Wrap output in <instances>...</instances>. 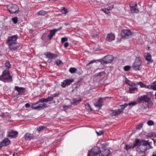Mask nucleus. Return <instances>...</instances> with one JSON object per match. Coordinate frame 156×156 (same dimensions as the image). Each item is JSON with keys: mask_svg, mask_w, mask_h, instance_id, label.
<instances>
[{"mask_svg": "<svg viewBox=\"0 0 156 156\" xmlns=\"http://www.w3.org/2000/svg\"><path fill=\"white\" fill-rule=\"evenodd\" d=\"M139 140L140 143L137 145L136 151L139 156H145L146 153L147 149H151L153 147L151 145V142H149V140H145L142 139Z\"/></svg>", "mask_w": 156, "mask_h": 156, "instance_id": "f257e3e1", "label": "nucleus"}, {"mask_svg": "<svg viewBox=\"0 0 156 156\" xmlns=\"http://www.w3.org/2000/svg\"><path fill=\"white\" fill-rule=\"evenodd\" d=\"M18 36L17 35L9 36L8 37L6 43L8 45L9 50L13 52L16 51L19 48L20 46L17 45V40Z\"/></svg>", "mask_w": 156, "mask_h": 156, "instance_id": "f03ea898", "label": "nucleus"}, {"mask_svg": "<svg viewBox=\"0 0 156 156\" xmlns=\"http://www.w3.org/2000/svg\"><path fill=\"white\" fill-rule=\"evenodd\" d=\"M0 81L4 83L12 82V77L10 75L9 70L5 69L3 71L2 75L0 76Z\"/></svg>", "mask_w": 156, "mask_h": 156, "instance_id": "7ed1b4c3", "label": "nucleus"}, {"mask_svg": "<svg viewBox=\"0 0 156 156\" xmlns=\"http://www.w3.org/2000/svg\"><path fill=\"white\" fill-rule=\"evenodd\" d=\"M39 102H47L46 98H41L39 99V100L37 101L36 103H33L32 104L31 108L35 110H40L42 109H43L44 108H46L48 106L46 104L44 103L42 104H40L39 105L37 106H34L35 105L38 104Z\"/></svg>", "mask_w": 156, "mask_h": 156, "instance_id": "20e7f679", "label": "nucleus"}, {"mask_svg": "<svg viewBox=\"0 0 156 156\" xmlns=\"http://www.w3.org/2000/svg\"><path fill=\"white\" fill-rule=\"evenodd\" d=\"M141 65V62L140 57H137L133 65V68L135 70H139Z\"/></svg>", "mask_w": 156, "mask_h": 156, "instance_id": "39448f33", "label": "nucleus"}, {"mask_svg": "<svg viewBox=\"0 0 156 156\" xmlns=\"http://www.w3.org/2000/svg\"><path fill=\"white\" fill-rule=\"evenodd\" d=\"M132 35V33L129 30H123L121 31V36L123 39H128Z\"/></svg>", "mask_w": 156, "mask_h": 156, "instance_id": "423d86ee", "label": "nucleus"}, {"mask_svg": "<svg viewBox=\"0 0 156 156\" xmlns=\"http://www.w3.org/2000/svg\"><path fill=\"white\" fill-rule=\"evenodd\" d=\"M7 9L11 13H14L18 11L19 8L16 4H10L7 6Z\"/></svg>", "mask_w": 156, "mask_h": 156, "instance_id": "0eeeda50", "label": "nucleus"}, {"mask_svg": "<svg viewBox=\"0 0 156 156\" xmlns=\"http://www.w3.org/2000/svg\"><path fill=\"white\" fill-rule=\"evenodd\" d=\"M140 142L138 139H136L135 141V142L133 145L132 144L131 145H130L126 144L124 149L126 151H130L131 149H133L135 147L137 146V145Z\"/></svg>", "mask_w": 156, "mask_h": 156, "instance_id": "6e6552de", "label": "nucleus"}, {"mask_svg": "<svg viewBox=\"0 0 156 156\" xmlns=\"http://www.w3.org/2000/svg\"><path fill=\"white\" fill-rule=\"evenodd\" d=\"M113 57L112 55H108L105 56L102 59L101 63L107 64L108 63H111L113 60Z\"/></svg>", "mask_w": 156, "mask_h": 156, "instance_id": "1a4fd4ad", "label": "nucleus"}, {"mask_svg": "<svg viewBox=\"0 0 156 156\" xmlns=\"http://www.w3.org/2000/svg\"><path fill=\"white\" fill-rule=\"evenodd\" d=\"M150 101V98L147 95H144L139 97L137 99V101L139 103H141L143 101L148 103Z\"/></svg>", "mask_w": 156, "mask_h": 156, "instance_id": "9d476101", "label": "nucleus"}, {"mask_svg": "<svg viewBox=\"0 0 156 156\" xmlns=\"http://www.w3.org/2000/svg\"><path fill=\"white\" fill-rule=\"evenodd\" d=\"M73 79L65 80L61 83V86L63 88H65L66 86L70 85L73 82Z\"/></svg>", "mask_w": 156, "mask_h": 156, "instance_id": "9b49d317", "label": "nucleus"}, {"mask_svg": "<svg viewBox=\"0 0 156 156\" xmlns=\"http://www.w3.org/2000/svg\"><path fill=\"white\" fill-rule=\"evenodd\" d=\"M45 58L49 59H54L58 57L57 54L51 53L50 52H47L44 54Z\"/></svg>", "mask_w": 156, "mask_h": 156, "instance_id": "f8f14e48", "label": "nucleus"}, {"mask_svg": "<svg viewBox=\"0 0 156 156\" xmlns=\"http://www.w3.org/2000/svg\"><path fill=\"white\" fill-rule=\"evenodd\" d=\"M129 6L132 12L134 13H138L139 12V10L137 9V4L136 3H134L133 5V3H131L129 4Z\"/></svg>", "mask_w": 156, "mask_h": 156, "instance_id": "ddd939ff", "label": "nucleus"}, {"mask_svg": "<svg viewBox=\"0 0 156 156\" xmlns=\"http://www.w3.org/2000/svg\"><path fill=\"white\" fill-rule=\"evenodd\" d=\"M14 90L18 92V95H21L25 93V89L23 87H19L18 86H15L14 87Z\"/></svg>", "mask_w": 156, "mask_h": 156, "instance_id": "4468645a", "label": "nucleus"}, {"mask_svg": "<svg viewBox=\"0 0 156 156\" xmlns=\"http://www.w3.org/2000/svg\"><path fill=\"white\" fill-rule=\"evenodd\" d=\"M144 56L146 60L148 61L147 64H149L153 62V60L151 59V55L148 52L145 53Z\"/></svg>", "mask_w": 156, "mask_h": 156, "instance_id": "2eb2a0df", "label": "nucleus"}, {"mask_svg": "<svg viewBox=\"0 0 156 156\" xmlns=\"http://www.w3.org/2000/svg\"><path fill=\"white\" fill-rule=\"evenodd\" d=\"M111 151L108 149H106L104 150L101 151V153L99 154V156H108L110 154Z\"/></svg>", "mask_w": 156, "mask_h": 156, "instance_id": "dca6fc26", "label": "nucleus"}, {"mask_svg": "<svg viewBox=\"0 0 156 156\" xmlns=\"http://www.w3.org/2000/svg\"><path fill=\"white\" fill-rule=\"evenodd\" d=\"M82 99L80 98H79V99L73 98L72 100H70V102L72 105H76L80 103Z\"/></svg>", "mask_w": 156, "mask_h": 156, "instance_id": "f3484780", "label": "nucleus"}, {"mask_svg": "<svg viewBox=\"0 0 156 156\" xmlns=\"http://www.w3.org/2000/svg\"><path fill=\"white\" fill-rule=\"evenodd\" d=\"M115 39V35L112 33H110L107 34L106 38V41L111 42L114 40Z\"/></svg>", "mask_w": 156, "mask_h": 156, "instance_id": "a211bd4d", "label": "nucleus"}, {"mask_svg": "<svg viewBox=\"0 0 156 156\" xmlns=\"http://www.w3.org/2000/svg\"><path fill=\"white\" fill-rule=\"evenodd\" d=\"M50 33L48 36V38L49 40H51L53 37L55 35V34L57 31V30L55 29L50 30Z\"/></svg>", "mask_w": 156, "mask_h": 156, "instance_id": "6ab92c4d", "label": "nucleus"}, {"mask_svg": "<svg viewBox=\"0 0 156 156\" xmlns=\"http://www.w3.org/2000/svg\"><path fill=\"white\" fill-rule=\"evenodd\" d=\"M103 105V99L102 98H100L98 101L94 104L95 106L98 108H100Z\"/></svg>", "mask_w": 156, "mask_h": 156, "instance_id": "aec40b11", "label": "nucleus"}, {"mask_svg": "<svg viewBox=\"0 0 156 156\" xmlns=\"http://www.w3.org/2000/svg\"><path fill=\"white\" fill-rule=\"evenodd\" d=\"M18 132L17 131L12 130L8 133V136L12 138L16 137L18 136Z\"/></svg>", "mask_w": 156, "mask_h": 156, "instance_id": "412c9836", "label": "nucleus"}, {"mask_svg": "<svg viewBox=\"0 0 156 156\" xmlns=\"http://www.w3.org/2000/svg\"><path fill=\"white\" fill-rule=\"evenodd\" d=\"M123 111L121 109H116L113 110L112 113V116H116L119 115H120L121 113H123Z\"/></svg>", "mask_w": 156, "mask_h": 156, "instance_id": "4be33fe9", "label": "nucleus"}, {"mask_svg": "<svg viewBox=\"0 0 156 156\" xmlns=\"http://www.w3.org/2000/svg\"><path fill=\"white\" fill-rule=\"evenodd\" d=\"M34 137L33 134H30L28 133H26L24 136V138L26 140H29L33 139Z\"/></svg>", "mask_w": 156, "mask_h": 156, "instance_id": "5701e85b", "label": "nucleus"}, {"mask_svg": "<svg viewBox=\"0 0 156 156\" xmlns=\"http://www.w3.org/2000/svg\"><path fill=\"white\" fill-rule=\"evenodd\" d=\"M1 142L3 146H5L9 145L10 143V141L7 138H5Z\"/></svg>", "mask_w": 156, "mask_h": 156, "instance_id": "b1692460", "label": "nucleus"}, {"mask_svg": "<svg viewBox=\"0 0 156 156\" xmlns=\"http://www.w3.org/2000/svg\"><path fill=\"white\" fill-rule=\"evenodd\" d=\"M93 150V151L94 153L97 155L98 154H100L101 153V150L100 148L98 147H94L93 148H92V151Z\"/></svg>", "mask_w": 156, "mask_h": 156, "instance_id": "393cba45", "label": "nucleus"}, {"mask_svg": "<svg viewBox=\"0 0 156 156\" xmlns=\"http://www.w3.org/2000/svg\"><path fill=\"white\" fill-rule=\"evenodd\" d=\"M137 92L138 91V89L137 87H131L129 88V93L130 94L134 93V91Z\"/></svg>", "mask_w": 156, "mask_h": 156, "instance_id": "a878e982", "label": "nucleus"}, {"mask_svg": "<svg viewBox=\"0 0 156 156\" xmlns=\"http://www.w3.org/2000/svg\"><path fill=\"white\" fill-rule=\"evenodd\" d=\"M46 127L44 126H41L37 128V130L38 133H40L45 129Z\"/></svg>", "mask_w": 156, "mask_h": 156, "instance_id": "bb28decb", "label": "nucleus"}, {"mask_svg": "<svg viewBox=\"0 0 156 156\" xmlns=\"http://www.w3.org/2000/svg\"><path fill=\"white\" fill-rule=\"evenodd\" d=\"M5 67L8 69H10L11 67V65L8 60H7L5 61Z\"/></svg>", "mask_w": 156, "mask_h": 156, "instance_id": "cd10ccee", "label": "nucleus"}, {"mask_svg": "<svg viewBox=\"0 0 156 156\" xmlns=\"http://www.w3.org/2000/svg\"><path fill=\"white\" fill-rule=\"evenodd\" d=\"M96 155H97L95 153L93 152V150L92 151V149L91 150L89 151L87 156H95Z\"/></svg>", "mask_w": 156, "mask_h": 156, "instance_id": "c85d7f7f", "label": "nucleus"}, {"mask_svg": "<svg viewBox=\"0 0 156 156\" xmlns=\"http://www.w3.org/2000/svg\"><path fill=\"white\" fill-rule=\"evenodd\" d=\"M151 85L152 89L153 90H156V81L153 82Z\"/></svg>", "mask_w": 156, "mask_h": 156, "instance_id": "c756f323", "label": "nucleus"}, {"mask_svg": "<svg viewBox=\"0 0 156 156\" xmlns=\"http://www.w3.org/2000/svg\"><path fill=\"white\" fill-rule=\"evenodd\" d=\"M71 107L72 105L71 104H70V105H64L63 106V110L65 111H66L68 109L70 108Z\"/></svg>", "mask_w": 156, "mask_h": 156, "instance_id": "7c9ffc66", "label": "nucleus"}, {"mask_svg": "<svg viewBox=\"0 0 156 156\" xmlns=\"http://www.w3.org/2000/svg\"><path fill=\"white\" fill-rule=\"evenodd\" d=\"M85 106L86 109L88 110L90 112L92 111V109L88 103H87L85 104Z\"/></svg>", "mask_w": 156, "mask_h": 156, "instance_id": "2f4dec72", "label": "nucleus"}, {"mask_svg": "<svg viewBox=\"0 0 156 156\" xmlns=\"http://www.w3.org/2000/svg\"><path fill=\"white\" fill-rule=\"evenodd\" d=\"M76 70V69L74 67H71L69 70V72L71 73H75Z\"/></svg>", "mask_w": 156, "mask_h": 156, "instance_id": "473e14b6", "label": "nucleus"}, {"mask_svg": "<svg viewBox=\"0 0 156 156\" xmlns=\"http://www.w3.org/2000/svg\"><path fill=\"white\" fill-rule=\"evenodd\" d=\"M61 12L63 14H66L68 12L67 9L64 7H62L61 9Z\"/></svg>", "mask_w": 156, "mask_h": 156, "instance_id": "72a5a7b5", "label": "nucleus"}, {"mask_svg": "<svg viewBox=\"0 0 156 156\" xmlns=\"http://www.w3.org/2000/svg\"><path fill=\"white\" fill-rule=\"evenodd\" d=\"M46 13V12L43 10H41L38 12L37 14L41 15H44Z\"/></svg>", "mask_w": 156, "mask_h": 156, "instance_id": "f704fd0d", "label": "nucleus"}, {"mask_svg": "<svg viewBox=\"0 0 156 156\" xmlns=\"http://www.w3.org/2000/svg\"><path fill=\"white\" fill-rule=\"evenodd\" d=\"M131 68L130 66H126L124 67V70L125 71H128Z\"/></svg>", "mask_w": 156, "mask_h": 156, "instance_id": "c9c22d12", "label": "nucleus"}, {"mask_svg": "<svg viewBox=\"0 0 156 156\" xmlns=\"http://www.w3.org/2000/svg\"><path fill=\"white\" fill-rule=\"evenodd\" d=\"M13 23L14 24H16L18 22V18L16 17H13L12 19Z\"/></svg>", "mask_w": 156, "mask_h": 156, "instance_id": "e433bc0d", "label": "nucleus"}, {"mask_svg": "<svg viewBox=\"0 0 156 156\" xmlns=\"http://www.w3.org/2000/svg\"><path fill=\"white\" fill-rule=\"evenodd\" d=\"M46 100L47 102H48L49 101H53V98L52 97V96L48 97L47 98H46Z\"/></svg>", "mask_w": 156, "mask_h": 156, "instance_id": "4c0bfd02", "label": "nucleus"}, {"mask_svg": "<svg viewBox=\"0 0 156 156\" xmlns=\"http://www.w3.org/2000/svg\"><path fill=\"white\" fill-rule=\"evenodd\" d=\"M128 105V104H125L123 105H120V107H121V110H123Z\"/></svg>", "mask_w": 156, "mask_h": 156, "instance_id": "58836bf2", "label": "nucleus"}, {"mask_svg": "<svg viewBox=\"0 0 156 156\" xmlns=\"http://www.w3.org/2000/svg\"><path fill=\"white\" fill-rule=\"evenodd\" d=\"M55 62L58 66H59L60 65L63 64L62 62L59 59H57Z\"/></svg>", "mask_w": 156, "mask_h": 156, "instance_id": "ea45409f", "label": "nucleus"}, {"mask_svg": "<svg viewBox=\"0 0 156 156\" xmlns=\"http://www.w3.org/2000/svg\"><path fill=\"white\" fill-rule=\"evenodd\" d=\"M68 41V38L66 37H63L61 38V42L63 43Z\"/></svg>", "mask_w": 156, "mask_h": 156, "instance_id": "a19ab883", "label": "nucleus"}, {"mask_svg": "<svg viewBox=\"0 0 156 156\" xmlns=\"http://www.w3.org/2000/svg\"><path fill=\"white\" fill-rule=\"evenodd\" d=\"M137 84L140 85V87H144L145 88L146 87V85L144 84L142 82H139L137 83Z\"/></svg>", "mask_w": 156, "mask_h": 156, "instance_id": "79ce46f5", "label": "nucleus"}, {"mask_svg": "<svg viewBox=\"0 0 156 156\" xmlns=\"http://www.w3.org/2000/svg\"><path fill=\"white\" fill-rule=\"evenodd\" d=\"M137 104V103L136 101H133L129 103L128 105L129 106H134Z\"/></svg>", "mask_w": 156, "mask_h": 156, "instance_id": "37998d69", "label": "nucleus"}, {"mask_svg": "<svg viewBox=\"0 0 156 156\" xmlns=\"http://www.w3.org/2000/svg\"><path fill=\"white\" fill-rule=\"evenodd\" d=\"M60 94L59 93H56L54 94H53L51 95L53 99L55 97H58L59 96Z\"/></svg>", "mask_w": 156, "mask_h": 156, "instance_id": "c03bdc74", "label": "nucleus"}, {"mask_svg": "<svg viewBox=\"0 0 156 156\" xmlns=\"http://www.w3.org/2000/svg\"><path fill=\"white\" fill-rule=\"evenodd\" d=\"M147 123L148 125L150 126L153 125L154 124V122L153 121L151 120H150L148 121Z\"/></svg>", "mask_w": 156, "mask_h": 156, "instance_id": "a18cd8bd", "label": "nucleus"}, {"mask_svg": "<svg viewBox=\"0 0 156 156\" xmlns=\"http://www.w3.org/2000/svg\"><path fill=\"white\" fill-rule=\"evenodd\" d=\"M109 9L108 8L103 9V11L106 14H108L110 12L109 11Z\"/></svg>", "mask_w": 156, "mask_h": 156, "instance_id": "49530a36", "label": "nucleus"}, {"mask_svg": "<svg viewBox=\"0 0 156 156\" xmlns=\"http://www.w3.org/2000/svg\"><path fill=\"white\" fill-rule=\"evenodd\" d=\"M105 73L104 71L99 72L98 73V76H105Z\"/></svg>", "mask_w": 156, "mask_h": 156, "instance_id": "de8ad7c7", "label": "nucleus"}, {"mask_svg": "<svg viewBox=\"0 0 156 156\" xmlns=\"http://www.w3.org/2000/svg\"><path fill=\"white\" fill-rule=\"evenodd\" d=\"M143 126V124H140L139 125H138L136 126V128L137 129H140V128H141Z\"/></svg>", "mask_w": 156, "mask_h": 156, "instance_id": "09e8293b", "label": "nucleus"}, {"mask_svg": "<svg viewBox=\"0 0 156 156\" xmlns=\"http://www.w3.org/2000/svg\"><path fill=\"white\" fill-rule=\"evenodd\" d=\"M19 95H18V94L14 95L13 97L14 99L15 100H16L19 97Z\"/></svg>", "mask_w": 156, "mask_h": 156, "instance_id": "8fccbe9b", "label": "nucleus"}, {"mask_svg": "<svg viewBox=\"0 0 156 156\" xmlns=\"http://www.w3.org/2000/svg\"><path fill=\"white\" fill-rule=\"evenodd\" d=\"M95 62H96V60H92V61H90L86 65V66H88L89 65H90V64H91Z\"/></svg>", "mask_w": 156, "mask_h": 156, "instance_id": "3c124183", "label": "nucleus"}, {"mask_svg": "<svg viewBox=\"0 0 156 156\" xmlns=\"http://www.w3.org/2000/svg\"><path fill=\"white\" fill-rule=\"evenodd\" d=\"M145 88H146L147 89H152L151 87V85H146V87H145Z\"/></svg>", "mask_w": 156, "mask_h": 156, "instance_id": "603ef678", "label": "nucleus"}, {"mask_svg": "<svg viewBox=\"0 0 156 156\" xmlns=\"http://www.w3.org/2000/svg\"><path fill=\"white\" fill-rule=\"evenodd\" d=\"M69 44L68 42L65 43L64 44V47L65 48H67L69 46Z\"/></svg>", "mask_w": 156, "mask_h": 156, "instance_id": "864d4df0", "label": "nucleus"}, {"mask_svg": "<svg viewBox=\"0 0 156 156\" xmlns=\"http://www.w3.org/2000/svg\"><path fill=\"white\" fill-rule=\"evenodd\" d=\"M25 106L26 107V108H29L30 107V104L29 103H26L25 105Z\"/></svg>", "mask_w": 156, "mask_h": 156, "instance_id": "5fc2aeb1", "label": "nucleus"}, {"mask_svg": "<svg viewBox=\"0 0 156 156\" xmlns=\"http://www.w3.org/2000/svg\"><path fill=\"white\" fill-rule=\"evenodd\" d=\"M5 116V113L3 112V113H2L1 114H0V116L1 117H2V118H3Z\"/></svg>", "mask_w": 156, "mask_h": 156, "instance_id": "6e6d98bb", "label": "nucleus"}, {"mask_svg": "<svg viewBox=\"0 0 156 156\" xmlns=\"http://www.w3.org/2000/svg\"><path fill=\"white\" fill-rule=\"evenodd\" d=\"M97 135L98 136L101 135L103 134V132H101V133H99L98 132H97Z\"/></svg>", "mask_w": 156, "mask_h": 156, "instance_id": "4d7b16f0", "label": "nucleus"}, {"mask_svg": "<svg viewBox=\"0 0 156 156\" xmlns=\"http://www.w3.org/2000/svg\"><path fill=\"white\" fill-rule=\"evenodd\" d=\"M4 147L2 145V143H1V142L0 143V149H1L2 148V147Z\"/></svg>", "mask_w": 156, "mask_h": 156, "instance_id": "13d9d810", "label": "nucleus"}, {"mask_svg": "<svg viewBox=\"0 0 156 156\" xmlns=\"http://www.w3.org/2000/svg\"><path fill=\"white\" fill-rule=\"evenodd\" d=\"M62 28V27H60L59 29H56V30H57V31H58V30H61Z\"/></svg>", "mask_w": 156, "mask_h": 156, "instance_id": "bf43d9fd", "label": "nucleus"}, {"mask_svg": "<svg viewBox=\"0 0 156 156\" xmlns=\"http://www.w3.org/2000/svg\"><path fill=\"white\" fill-rule=\"evenodd\" d=\"M113 7L112 6V7L111 8V7H108V9L110 10L111 9H112V8H113Z\"/></svg>", "mask_w": 156, "mask_h": 156, "instance_id": "052dcab7", "label": "nucleus"}, {"mask_svg": "<svg viewBox=\"0 0 156 156\" xmlns=\"http://www.w3.org/2000/svg\"><path fill=\"white\" fill-rule=\"evenodd\" d=\"M51 60L48 59V62H51Z\"/></svg>", "mask_w": 156, "mask_h": 156, "instance_id": "680f3d73", "label": "nucleus"}, {"mask_svg": "<svg viewBox=\"0 0 156 156\" xmlns=\"http://www.w3.org/2000/svg\"><path fill=\"white\" fill-rule=\"evenodd\" d=\"M151 156H156V154H153L151 155Z\"/></svg>", "mask_w": 156, "mask_h": 156, "instance_id": "e2e57ef3", "label": "nucleus"}, {"mask_svg": "<svg viewBox=\"0 0 156 156\" xmlns=\"http://www.w3.org/2000/svg\"><path fill=\"white\" fill-rule=\"evenodd\" d=\"M12 156H15V154L14 153L13 154Z\"/></svg>", "mask_w": 156, "mask_h": 156, "instance_id": "0e129e2a", "label": "nucleus"}, {"mask_svg": "<svg viewBox=\"0 0 156 156\" xmlns=\"http://www.w3.org/2000/svg\"><path fill=\"white\" fill-rule=\"evenodd\" d=\"M54 102L55 103V101H54Z\"/></svg>", "mask_w": 156, "mask_h": 156, "instance_id": "69168bd1", "label": "nucleus"}]
</instances>
